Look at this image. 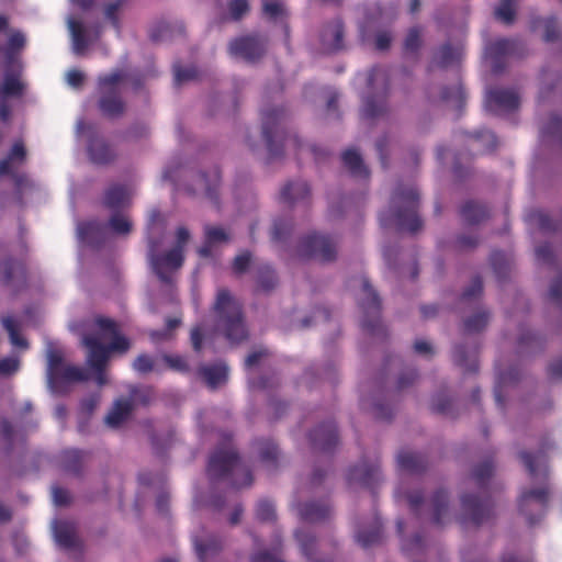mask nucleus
Returning <instances> with one entry per match:
<instances>
[{"label":"nucleus","mask_w":562,"mask_h":562,"mask_svg":"<svg viewBox=\"0 0 562 562\" xmlns=\"http://www.w3.org/2000/svg\"><path fill=\"white\" fill-rule=\"evenodd\" d=\"M553 443L549 439L541 442L540 449L535 453L520 451L519 460L532 479L541 477L542 484L538 487L524 488L519 494V514L524 516L527 525L535 526L544 518L551 497L549 484V465L546 451L552 449Z\"/></svg>","instance_id":"nucleus-1"},{"label":"nucleus","mask_w":562,"mask_h":562,"mask_svg":"<svg viewBox=\"0 0 562 562\" xmlns=\"http://www.w3.org/2000/svg\"><path fill=\"white\" fill-rule=\"evenodd\" d=\"M94 325L99 331L90 333L82 337V344L87 349V364L95 374L99 385L106 383L105 369L112 353H126L131 348L130 338L121 334L116 321L106 316H97Z\"/></svg>","instance_id":"nucleus-2"},{"label":"nucleus","mask_w":562,"mask_h":562,"mask_svg":"<svg viewBox=\"0 0 562 562\" xmlns=\"http://www.w3.org/2000/svg\"><path fill=\"white\" fill-rule=\"evenodd\" d=\"M206 473L212 482L231 479L232 487L235 488L249 487L254 483L250 468L243 462L233 445V435L227 432L222 435V441L212 452L206 465Z\"/></svg>","instance_id":"nucleus-3"},{"label":"nucleus","mask_w":562,"mask_h":562,"mask_svg":"<svg viewBox=\"0 0 562 562\" xmlns=\"http://www.w3.org/2000/svg\"><path fill=\"white\" fill-rule=\"evenodd\" d=\"M495 472L492 459L481 461L473 468L472 479L480 490V494H463L461 497L462 515L460 524L463 526H481L493 518L494 504L488 494V484Z\"/></svg>","instance_id":"nucleus-4"},{"label":"nucleus","mask_w":562,"mask_h":562,"mask_svg":"<svg viewBox=\"0 0 562 562\" xmlns=\"http://www.w3.org/2000/svg\"><path fill=\"white\" fill-rule=\"evenodd\" d=\"M418 207L419 192L417 188L398 184L392 193L389 211L379 214V223L382 228L395 226L397 231L416 234L423 227Z\"/></svg>","instance_id":"nucleus-5"},{"label":"nucleus","mask_w":562,"mask_h":562,"mask_svg":"<svg viewBox=\"0 0 562 562\" xmlns=\"http://www.w3.org/2000/svg\"><path fill=\"white\" fill-rule=\"evenodd\" d=\"M214 333L221 334L231 344L248 338L243 305L228 289H218L211 308Z\"/></svg>","instance_id":"nucleus-6"},{"label":"nucleus","mask_w":562,"mask_h":562,"mask_svg":"<svg viewBox=\"0 0 562 562\" xmlns=\"http://www.w3.org/2000/svg\"><path fill=\"white\" fill-rule=\"evenodd\" d=\"M286 119V111L283 106L261 111V133L270 160L284 155L285 144L291 143L295 149H302L297 134L288 132Z\"/></svg>","instance_id":"nucleus-7"},{"label":"nucleus","mask_w":562,"mask_h":562,"mask_svg":"<svg viewBox=\"0 0 562 562\" xmlns=\"http://www.w3.org/2000/svg\"><path fill=\"white\" fill-rule=\"evenodd\" d=\"M127 79L128 74L124 68L112 69L111 72L98 76V106L103 116L113 119L124 115L126 102L123 97V87Z\"/></svg>","instance_id":"nucleus-8"},{"label":"nucleus","mask_w":562,"mask_h":562,"mask_svg":"<svg viewBox=\"0 0 562 562\" xmlns=\"http://www.w3.org/2000/svg\"><path fill=\"white\" fill-rule=\"evenodd\" d=\"M368 94L363 98L361 116L369 121L383 117L389 111L390 78L386 68L374 66L367 76Z\"/></svg>","instance_id":"nucleus-9"},{"label":"nucleus","mask_w":562,"mask_h":562,"mask_svg":"<svg viewBox=\"0 0 562 562\" xmlns=\"http://www.w3.org/2000/svg\"><path fill=\"white\" fill-rule=\"evenodd\" d=\"M362 296L359 299V307L363 314L361 327L370 336H380L385 329L381 321L382 303L373 286L366 277L361 278Z\"/></svg>","instance_id":"nucleus-10"},{"label":"nucleus","mask_w":562,"mask_h":562,"mask_svg":"<svg viewBox=\"0 0 562 562\" xmlns=\"http://www.w3.org/2000/svg\"><path fill=\"white\" fill-rule=\"evenodd\" d=\"M528 53L527 45L520 38H499L485 46V55L492 63L494 74H501L507 67L508 58H521Z\"/></svg>","instance_id":"nucleus-11"},{"label":"nucleus","mask_w":562,"mask_h":562,"mask_svg":"<svg viewBox=\"0 0 562 562\" xmlns=\"http://www.w3.org/2000/svg\"><path fill=\"white\" fill-rule=\"evenodd\" d=\"M337 240L331 235L312 233L301 239L299 256L331 262L337 257Z\"/></svg>","instance_id":"nucleus-12"},{"label":"nucleus","mask_w":562,"mask_h":562,"mask_svg":"<svg viewBox=\"0 0 562 562\" xmlns=\"http://www.w3.org/2000/svg\"><path fill=\"white\" fill-rule=\"evenodd\" d=\"M149 260L159 281L169 284L172 283V278L169 272L176 271V269L182 267L184 262V255L181 248H172L162 252V255L151 250L149 254Z\"/></svg>","instance_id":"nucleus-13"},{"label":"nucleus","mask_w":562,"mask_h":562,"mask_svg":"<svg viewBox=\"0 0 562 562\" xmlns=\"http://www.w3.org/2000/svg\"><path fill=\"white\" fill-rule=\"evenodd\" d=\"M79 132H90L89 142L87 144V153L90 160L95 165H109L116 158V153L112 145L104 137L93 132V126L87 125L81 121L77 124Z\"/></svg>","instance_id":"nucleus-14"},{"label":"nucleus","mask_w":562,"mask_h":562,"mask_svg":"<svg viewBox=\"0 0 562 562\" xmlns=\"http://www.w3.org/2000/svg\"><path fill=\"white\" fill-rule=\"evenodd\" d=\"M232 56L244 58L245 61H258L267 52V38L261 35H245L233 40L228 46Z\"/></svg>","instance_id":"nucleus-15"},{"label":"nucleus","mask_w":562,"mask_h":562,"mask_svg":"<svg viewBox=\"0 0 562 562\" xmlns=\"http://www.w3.org/2000/svg\"><path fill=\"white\" fill-rule=\"evenodd\" d=\"M308 438L312 450L322 454H333L339 445L338 428L331 419L313 428Z\"/></svg>","instance_id":"nucleus-16"},{"label":"nucleus","mask_w":562,"mask_h":562,"mask_svg":"<svg viewBox=\"0 0 562 562\" xmlns=\"http://www.w3.org/2000/svg\"><path fill=\"white\" fill-rule=\"evenodd\" d=\"M485 105L493 112L515 111L520 105V95L514 89L492 88L486 91Z\"/></svg>","instance_id":"nucleus-17"},{"label":"nucleus","mask_w":562,"mask_h":562,"mask_svg":"<svg viewBox=\"0 0 562 562\" xmlns=\"http://www.w3.org/2000/svg\"><path fill=\"white\" fill-rule=\"evenodd\" d=\"M381 480V471L379 462L362 461L359 465L351 467L347 473V482L349 484L357 483L362 487L373 490Z\"/></svg>","instance_id":"nucleus-18"},{"label":"nucleus","mask_w":562,"mask_h":562,"mask_svg":"<svg viewBox=\"0 0 562 562\" xmlns=\"http://www.w3.org/2000/svg\"><path fill=\"white\" fill-rule=\"evenodd\" d=\"M344 35L345 31L341 20L336 19L333 22L324 25L321 32L322 50L328 54L344 50Z\"/></svg>","instance_id":"nucleus-19"},{"label":"nucleus","mask_w":562,"mask_h":562,"mask_svg":"<svg viewBox=\"0 0 562 562\" xmlns=\"http://www.w3.org/2000/svg\"><path fill=\"white\" fill-rule=\"evenodd\" d=\"M297 513L301 520L308 522H321L330 519L333 509L327 499L307 501L297 505Z\"/></svg>","instance_id":"nucleus-20"},{"label":"nucleus","mask_w":562,"mask_h":562,"mask_svg":"<svg viewBox=\"0 0 562 562\" xmlns=\"http://www.w3.org/2000/svg\"><path fill=\"white\" fill-rule=\"evenodd\" d=\"M198 374L210 390H217L228 381V368L224 362L202 364Z\"/></svg>","instance_id":"nucleus-21"},{"label":"nucleus","mask_w":562,"mask_h":562,"mask_svg":"<svg viewBox=\"0 0 562 562\" xmlns=\"http://www.w3.org/2000/svg\"><path fill=\"white\" fill-rule=\"evenodd\" d=\"M383 537V525L379 515L374 514L369 529L358 527L356 530V542L362 548H370L379 543Z\"/></svg>","instance_id":"nucleus-22"},{"label":"nucleus","mask_w":562,"mask_h":562,"mask_svg":"<svg viewBox=\"0 0 562 562\" xmlns=\"http://www.w3.org/2000/svg\"><path fill=\"white\" fill-rule=\"evenodd\" d=\"M281 201L288 204H295L302 201H310L311 187L306 181L288 182L280 192Z\"/></svg>","instance_id":"nucleus-23"},{"label":"nucleus","mask_w":562,"mask_h":562,"mask_svg":"<svg viewBox=\"0 0 562 562\" xmlns=\"http://www.w3.org/2000/svg\"><path fill=\"white\" fill-rule=\"evenodd\" d=\"M198 180L204 190L205 196L210 199L216 207H220L221 173L218 168H213L206 173L199 175Z\"/></svg>","instance_id":"nucleus-24"},{"label":"nucleus","mask_w":562,"mask_h":562,"mask_svg":"<svg viewBox=\"0 0 562 562\" xmlns=\"http://www.w3.org/2000/svg\"><path fill=\"white\" fill-rule=\"evenodd\" d=\"M397 464L401 471L416 474L426 471L428 461L425 456L413 451L401 450L397 456Z\"/></svg>","instance_id":"nucleus-25"},{"label":"nucleus","mask_w":562,"mask_h":562,"mask_svg":"<svg viewBox=\"0 0 562 562\" xmlns=\"http://www.w3.org/2000/svg\"><path fill=\"white\" fill-rule=\"evenodd\" d=\"M88 375L82 368L74 364H63L57 386H52L50 391L55 393H65L68 391L70 382L87 381Z\"/></svg>","instance_id":"nucleus-26"},{"label":"nucleus","mask_w":562,"mask_h":562,"mask_svg":"<svg viewBox=\"0 0 562 562\" xmlns=\"http://www.w3.org/2000/svg\"><path fill=\"white\" fill-rule=\"evenodd\" d=\"M546 340L539 333L527 329L521 326L519 329V337L517 341V349L519 353L537 352L544 348Z\"/></svg>","instance_id":"nucleus-27"},{"label":"nucleus","mask_w":562,"mask_h":562,"mask_svg":"<svg viewBox=\"0 0 562 562\" xmlns=\"http://www.w3.org/2000/svg\"><path fill=\"white\" fill-rule=\"evenodd\" d=\"M193 546L201 562H206L207 559L216 557L224 547L222 539L216 536H211L205 541L199 537H193Z\"/></svg>","instance_id":"nucleus-28"},{"label":"nucleus","mask_w":562,"mask_h":562,"mask_svg":"<svg viewBox=\"0 0 562 562\" xmlns=\"http://www.w3.org/2000/svg\"><path fill=\"white\" fill-rule=\"evenodd\" d=\"M341 159L342 165L347 168V170H349L351 176L361 177L364 178V180L369 179L370 170L367 166H364L361 154H359L357 149H346L341 155Z\"/></svg>","instance_id":"nucleus-29"},{"label":"nucleus","mask_w":562,"mask_h":562,"mask_svg":"<svg viewBox=\"0 0 562 562\" xmlns=\"http://www.w3.org/2000/svg\"><path fill=\"white\" fill-rule=\"evenodd\" d=\"M55 540L60 547L74 548L77 547L78 538L76 527L68 520H55L54 522Z\"/></svg>","instance_id":"nucleus-30"},{"label":"nucleus","mask_w":562,"mask_h":562,"mask_svg":"<svg viewBox=\"0 0 562 562\" xmlns=\"http://www.w3.org/2000/svg\"><path fill=\"white\" fill-rule=\"evenodd\" d=\"M460 215L467 224H480L490 217V211L486 204L475 201L464 202L460 207Z\"/></svg>","instance_id":"nucleus-31"},{"label":"nucleus","mask_w":562,"mask_h":562,"mask_svg":"<svg viewBox=\"0 0 562 562\" xmlns=\"http://www.w3.org/2000/svg\"><path fill=\"white\" fill-rule=\"evenodd\" d=\"M541 23L544 24V42L552 43L562 41V29L559 25L557 15H549L546 19L540 18V15H536L530 21L531 30H537Z\"/></svg>","instance_id":"nucleus-32"},{"label":"nucleus","mask_w":562,"mask_h":562,"mask_svg":"<svg viewBox=\"0 0 562 562\" xmlns=\"http://www.w3.org/2000/svg\"><path fill=\"white\" fill-rule=\"evenodd\" d=\"M256 447L260 460L266 467L276 469L279 465L280 449L276 441L271 439H257Z\"/></svg>","instance_id":"nucleus-33"},{"label":"nucleus","mask_w":562,"mask_h":562,"mask_svg":"<svg viewBox=\"0 0 562 562\" xmlns=\"http://www.w3.org/2000/svg\"><path fill=\"white\" fill-rule=\"evenodd\" d=\"M262 14L272 23L282 24L285 31L289 30V10L283 2L265 0L262 2Z\"/></svg>","instance_id":"nucleus-34"},{"label":"nucleus","mask_w":562,"mask_h":562,"mask_svg":"<svg viewBox=\"0 0 562 562\" xmlns=\"http://www.w3.org/2000/svg\"><path fill=\"white\" fill-rule=\"evenodd\" d=\"M128 201V192L124 186L113 184L104 193L103 204L112 212H119Z\"/></svg>","instance_id":"nucleus-35"},{"label":"nucleus","mask_w":562,"mask_h":562,"mask_svg":"<svg viewBox=\"0 0 562 562\" xmlns=\"http://www.w3.org/2000/svg\"><path fill=\"white\" fill-rule=\"evenodd\" d=\"M133 409V403L130 400L116 401L105 417L109 427L117 428L128 418Z\"/></svg>","instance_id":"nucleus-36"},{"label":"nucleus","mask_w":562,"mask_h":562,"mask_svg":"<svg viewBox=\"0 0 562 562\" xmlns=\"http://www.w3.org/2000/svg\"><path fill=\"white\" fill-rule=\"evenodd\" d=\"M86 458L87 453L78 449H66L59 454L64 470L75 474H78L82 471V465L86 461Z\"/></svg>","instance_id":"nucleus-37"},{"label":"nucleus","mask_w":562,"mask_h":562,"mask_svg":"<svg viewBox=\"0 0 562 562\" xmlns=\"http://www.w3.org/2000/svg\"><path fill=\"white\" fill-rule=\"evenodd\" d=\"M430 504L432 508V524L436 526H442L443 517L448 514L449 504V497L446 490H437L430 499Z\"/></svg>","instance_id":"nucleus-38"},{"label":"nucleus","mask_w":562,"mask_h":562,"mask_svg":"<svg viewBox=\"0 0 562 562\" xmlns=\"http://www.w3.org/2000/svg\"><path fill=\"white\" fill-rule=\"evenodd\" d=\"M441 100L453 104L454 109L461 112L467 101V93L462 82L458 81L451 86H445L441 89Z\"/></svg>","instance_id":"nucleus-39"},{"label":"nucleus","mask_w":562,"mask_h":562,"mask_svg":"<svg viewBox=\"0 0 562 562\" xmlns=\"http://www.w3.org/2000/svg\"><path fill=\"white\" fill-rule=\"evenodd\" d=\"M520 379V371L518 369H509L506 371H499L497 374V383L494 387L495 403L499 407L505 406V397L503 395V389L507 383L516 382Z\"/></svg>","instance_id":"nucleus-40"},{"label":"nucleus","mask_w":562,"mask_h":562,"mask_svg":"<svg viewBox=\"0 0 562 562\" xmlns=\"http://www.w3.org/2000/svg\"><path fill=\"white\" fill-rule=\"evenodd\" d=\"M296 540L301 547V552L310 562H324L315 557L316 537L311 531L299 529L295 531Z\"/></svg>","instance_id":"nucleus-41"},{"label":"nucleus","mask_w":562,"mask_h":562,"mask_svg":"<svg viewBox=\"0 0 562 562\" xmlns=\"http://www.w3.org/2000/svg\"><path fill=\"white\" fill-rule=\"evenodd\" d=\"M132 369L137 371L138 374H148V372H162V368L158 358L153 357L150 353H139L132 363Z\"/></svg>","instance_id":"nucleus-42"},{"label":"nucleus","mask_w":562,"mask_h":562,"mask_svg":"<svg viewBox=\"0 0 562 562\" xmlns=\"http://www.w3.org/2000/svg\"><path fill=\"white\" fill-rule=\"evenodd\" d=\"M68 29L72 38V49L77 54H81L87 50L89 41L87 38V31L81 22L78 20H69Z\"/></svg>","instance_id":"nucleus-43"},{"label":"nucleus","mask_w":562,"mask_h":562,"mask_svg":"<svg viewBox=\"0 0 562 562\" xmlns=\"http://www.w3.org/2000/svg\"><path fill=\"white\" fill-rule=\"evenodd\" d=\"M453 360L459 368H462L468 372H476L479 369L477 357L474 352L469 353L464 346L454 347Z\"/></svg>","instance_id":"nucleus-44"},{"label":"nucleus","mask_w":562,"mask_h":562,"mask_svg":"<svg viewBox=\"0 0 562 562\" xmlns=\"http://www.w3.org/2000/svg\"><path fill=\"white\" fill-rule=\"evenodd\" d=\"M490 319L491 314L488 311H477L463 321V331L468 334L480 333L485 329Z\"/></svg>","instance_id":"nucleus-45"},{"label":"nucleus","mask_w":562,"mask_h":562,"mask_svg":"<svg viewBox=\"0 0 562 562\" xmlns=\"http://www.w3.org/2000/svg\"><path fill=\"white\" fill-rule=\"evenodd\" d=\"M64 364L63 355L59 351H52L47 356V382L49 387L57 386L60 376V369Z\"/></svg>","instance_id":"nucleus-46"},{"label":"nucleus","mask_w":562,"mask_h":562,"mask_svg":"<svg viewBox=\"0 0 562 562\" xmlns=\"http://www.w3.org/2000/svg\"><path fill=\"white\" fill-rule=\"evenodd\" d=\"M278 284V277L271 266H261L257 270V288L262 291H271Z\"/></svg>","instance_id":"nucleus-47"},{"label":"nucleus","mask_w":562,"mask_h":562,"mask_svg":"<svg viewBox=\"0 0 562 562\" xmlns=\"http://www.w3.org/2000/svg\"><path fill=\"white\" fill-rule=\"evenodd\" d=\"M459 56L460 52L456 49V47L451 46V44H445L435 53L432 61L436 63L438 67L446 68L448 65L456 63Z\"/></svg>","instance_id":"nucleus-48"},{"label":"nucleus","mask_w":562,"mask_h":562,"mask_svg":"<svg viewBox=\"0 0 562 562\" xmlns=\"http://www.w3.org/2000/svg\"><path fill=\"white\" fill-rule=\"evenodd\" d=\"M530 220L543 232H557L562 229L561 222H557L550 214L541 211L531 213Z\"/></svg>","instance_id":"nucleus-49"},{"label":"nucleus","mask_w":562,"mask_h":562,"mask_svg":"<svg viewBox=\"0 0 562 562\" xmlns=\"http://www.w3.org/2000/svg\"><path fill=\"white\" fill-rule=\"evenodd\" d=\"M2 325L10 337V341L13 345L21 348H27V340L20 335L19 325L14 318H11V316H4V318H2Z\"/></svg>","instance_id":"nucleus-50"},{"label":"nucleus","mask_w":562,"mask_h":562,"mask_svg":"<svg viewBox=\"0 0 562 562\" xmlns=\"http://www.w3.org/2000/svg\"><path fill=\"white\" fill-rule=\"evenodd\" d=\"M396 498H405L407 501L409 509L414 515L419 516L420 508L425 502L424 493L420 490H416L415 492L403 494L401 490L395 491Z\"/></svg>","instance_id":"nucleus-51"},{"label":"nucleus","mask_w":562,"mask_h":562,"mask_svg":"<svg viewBox=\"0 0 562 562\" xmlns=\"http://www.w3.org/2000/svg\"><path fill=\"white\" fill-rule=\"evenodd\" d=\"M495 18L506 25H512L516 20V3L502 0L494 10Z\"/></svg>","instance_id":"nucleus-52"},{"label":"nucleus","mask_w":562,"mask_h":562,"mask_svg":"<svg viewBox=\"0 0 562 562\" xmlns=\"http://www.w3.org/2000/svg\"><path fill=\"white\" fill-rule=\"evenodd\" d=\"M490 262L497 279L503 280L507 278L509 272V263L507 262L506 256L503 255L502 251L492 252Z\"/></svg>","instance_id":"nucleus-53"},{"label":"nucleus","mask_w":562,"mask_h":562,"mask_svg":"<svg viewBox=\"0 0 562 562\" xmlns=\"http://www.w3.org/2000/svg\"><path fill=\"white\" fill-rule=\"evenodd\" d=\"M422 45V30L419 26H412L403 42V48L407 53H417Z\"/></svg>","instance_id":"nucleus-54"},{"label":"nucleus","mask_w":562,"mask_h":562,"mask_svg":"<svg viewBox=\"0 0 562 562\" xmlns=\"http://www.w3.org/2000/svg\"><path fill=\"white\" fill-rule=\"evenodd\" d=\"M541 133L543 135L559 137L560 144L562 145V116L558 114H551L548 122L544 123Z\"/></svg>","instance_id":"nucleus-55"},{"label":"nucleus","mask_w":562,"mask_h":562,"mask_svg":"<svg viewBox=\"0 0 562 562\" xmlns=\"http://www.w3.org/2000/svg\"><path fill=\"white\" fill-rule=\"evenodd\" d=\"M110 228L119 235L130 234L132 223L123 214L115 212L109 220Z\"/></svg>","instance_id":"nucleus-56"},{"label":"nucleus","mask_w":562,"mask_h":562,"mask_svg":"<svg viewBox=\"0 0 562 562\" xmlns=\"http://www.w3.org/2000/svg\"><path fill=\"white\" fill-rule=\"evenodd\" d=\"M25 45V35L21 33V31H13V33L9 35L4 53L8 57H12L14 53L22 50Z\"/></svg>","instance_id":"nucleus-57"},{"label":"nucleus","mask_w":562,"mask_h":562,"mask_svg":"<svg viewBox=\"0 0 562 562\" xmlns=\"http://www.w3.org/2000/svg\"><path fill=\"white\" fill-rule=\"evenodd\" d=\"M15 269H19L22 273L25 272L23 262L14 260L12 257L3 261L4 271L1 281L4 285H10L13 282Z\"/></svg>","instance_id":"nucleus-58"},{"label":"nucleus","mask_w":562,"mask_h":562,"mask_svg":"<svg viewBox=\"0 0 562 562\" xmlns=\"http://www.w3.org/2000/svg\"><path fill=\"white\" fill-rule=\"evenodd\" d=\"M483 293V281L482 277L476 276L472 278V282L465 290L461 293V301L469 302L474 299H480Z\"/></svg>","instance_id":"nucleus-59"},{"label":"nucleus","mask_w":562,"mask_h":562,"mask_svg":"<svg viewBox=\"0 0 562 562\" xmlns=\"http://www.w3.org/2000/svg\"><path fill=\"white\" fill-rule=\"evenodd\" d=\"M1 91L4 95H20L23 92V85L15 75H5Z\"/></svg>","instance_id":"nucleus-60"},{"label":"nucleus","mask_w":562,"mask_h":562,"mask_svg":"<svg viewBox=\"0 0 562 562\" xmlns=\"http://www.w3.org/2000/svg\"><path fill=\"white\" fill-rule=\"evenodd\" d=\"M431 411L434 413L445 414L449 415L450 417H454V414L452 413V402L450 397H447L446 395L442 394L432 396Z\"/></svg>","instance_id":"nucleus-61"},{"label":"nucleus","mask_w":562,"mask_h":562,"mask_svg":"<svg viewBox=\"0 0 562 562\" xmlns=\"http://www.w3.org/2000/svg\"><path fill=\"white\" fill-rule=\"evenodd\" d=\"M373 417L380 420H391L393 417V407L390 403L376 397L373 402Z\"/></svg>","instance_id":"nucleus-62"},{"label":"nucleus","mask_w":562,"mask_h":562,"mask_svg":"<svg viewBox=\"0 0 562 562\" xmlns=\"http://www.w3.org/2000/svg\"><path fill=\"white\" fill-rule=\"evenodd\" d=\"M256 515L258 520L271 521L276 519V507L269 499H261L257 504Z\"/></svg>","instance_id":"nucleus-63"},{"label":"nucleus","mask_w":562,"mask_h":562,"mask_svg":"<svg viewBox=\"0 0 562 562\" xmlns=\"http://www.w3.org/2000/svg\"><path fill=\"white\" fill-rule=\"evenodd\" d=\"M293 231V223L289 220H276L272 229V237L274 240L281 241L288 238Z\"/></svg>","instance_id":"nucleus-64"}]
</instances>
